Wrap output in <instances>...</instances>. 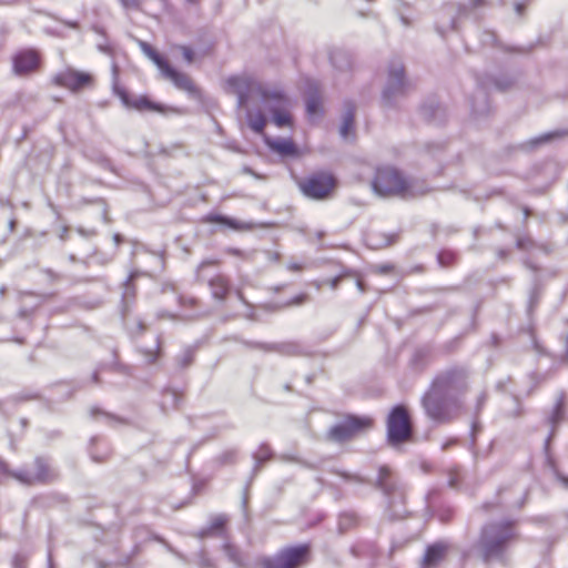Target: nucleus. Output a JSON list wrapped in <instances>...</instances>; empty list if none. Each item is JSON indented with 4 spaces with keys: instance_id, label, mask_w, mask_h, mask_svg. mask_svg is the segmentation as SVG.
Listing matches in <instances>:
<instances>
[{
    "instance_id": "18",
    "label": "nucleus",
    "mask_w": 568,
    "mask_h": 568,
    "mask_svg": "<svg viewBox=\"0 0 568 568\" xmlns=\"http://www.w3.org/2000/svg\"><path fill=\"white\" fill-rule=\"evenodd\" d=\"M244 344L250 348H258L264 352H275L285 356H300L306 354L304 346L294 341L271 344L261 342H245Z\"/></svg>"
},
{
    "instance_id": "41",
    "label": "nucleus",
    "mask_w": 568,
    "mask_h": 568,
    "mask_svg": "<svg viewBox=\"0 0 568 568\" xmlns=\"http://www.w3.org/2000/svg\"><path fill=\"white\" fill-rule=\"evenodd\" d=\"M195 562L200 568H216L215 561L209 557L205 545L196 555Z\"/></svg>"
},
{
    "instance_id": "61",
    "label": "nucleus",
    "mask_w": 568,
    "mask_h": 568,
    "mask_svg": "<svg viewBox=\"0 0 568 568\" xmlns=\"http://www.w3.org/2000/svg\"><path fill=\"white\" fill-rule=\"evenodd\" d=\"M52 281H58L61 278V276L55 273L53 270L51 268H47L43 271Z\"/></svg>"
},
{
    "instance_id": "50",
    "label": "nucleus",
    "mask_w": 568,
    "mask_h": 568,
    "mask_svg": "<svg viewBox=\"0 0 568 568\" xmlns=\"http://www.w3.org/2000/svg\"><path fill=\"white\" fill-rule=\"evenodd\" d=\"M91 416L93 418H99L100 416L103 417L108 423H111L113 420H116V418L114 416H112L111 414L109 413H105L103 410H101L100 408H92L91 409Z\"/></svg>"
},
{
    "instance_id": "35",
    "label": "nucleus",
    "mask_w": 568,
    "mask_h": 568,
    "mask_svg": "<svg viewBox=\"0 0 568 568\" xmlns=\"http://www.w3.org/2000/svg\"><path fill=\"white\" fill-rule=\"evenodd\" d=\"M139 550H140V546L134 545L131 555L120 557L119 559H116L114 561H104V560L97 559L95 568H110L112 566H126L130 564L132 557L139 552Z\"/></svg>"
},
{
    "instance_id": "13",
    "label": "nucleus",
    "mask_w": 568,
    "mask_h": 568,
    "mask_svg": "<svg viewBox=\"0 0 568 568\" xmlns=\"http://www.w3.org/2000/svg\"><path fill=\"white\" fill-rule=\"evenodd\" d=\"M217 264L216 261H204L197 267V280L201 282L207 281V285L211 288L212 296L215 300L223 301L226 298L231 284L230 280L226 275L222 273H217L209 278H206V268L211 266H215Z\"/></svg>"
},
{
    "instance_id": "19",
    "label": "nucleus",
    "mask_w": 568,
    "mask_h": 568,
    "mask_svg": "<svg viewBox=\"0 0 568 568\" xmlns=\"http://www.w3.org/2000/svg\"><path fill=\"white\" fill-rule=\"evenodd\" d=\"M112 88L114 94H116L120 98V101L125 106H162L161 104L152 103L145 97H140L138 99L132 100L129 91L119 81V67L115 63H113L112 65Z\"/></svg>"
},
{
    "instance_id": "40",
    "label": "nucleus",
    "mask_w": 568,
    "mask_h": 568,
    "mask_svg": "<svg viewBox=\"0 0 568 568\" xmlns=\"http://www.w3.org/2000/svg\"><path fill=\"white\" fill-rule=\"evenodd\" d=\"M435 516L443 524H448L455 516V509L449 505H442L435 510Z\"/></svg>"
},
{
    "instance_id": "11",
    "label": "nucleus",
    "mask_w": 568,
    "mask_h": 568,
    "mask_svg": "<svg viewBox=\"0 0 568 568\" xmlns=\"http://www.w3.org/2000/svg\"><path fill=\"white\" fill-rule=\"evenodd\" d=\"M373 419L369 417L347 416L342 422L331 427L328 436L336 442H345L362 432L371 428Z\"/></svg>"
},
{
    "instance_id": "14",
    "label": "nucleus",
    "mask_w": 568,
    "mask_h": 568,
    "mask_svg": "<svg viewBox=\"0 0 568 568\" xmlns=\"http://www.w3.org/2000/svg\"><path fill=\"white\" fill-rule=\"evenodd\" d=\"M53 82L70 91L77 92L94 84V77L91 73L67 68L53 77Z\"/></svg>"
},
{
    "instance_id": "60",
    "label": "nucleus",
    "mask_w": 568,
    "mask_h": 568,
    "mask_svg": "<svg viewBox=\"0 0 568 568\" xmlns=\"http://www.w3.org/2000/svg\"><path fill=\"white\" fill-rule=\"evenodd\" d=\"M458 442L457 438H449L447 440H445L442 445V449L443 450H447L449 447H452L453 445H456Z\"/></svg>"
},
{
    "instance_id": "51",
    "label": "nucleus",
    "mask_w": 568,
    "mask_h": 568,
    "mask_svg": "<svg viewBox=\"0 0 568 568\" xmlns=\"http://www.w3.org/2000/svg\"><path fill=\"white\" fill-rule=\"evenodd\" d=\"M179 303L183 307H194L197 305L199 301L193 296H180Z\"/></svg>"
},
{
    "instance_id": "8",
    "label": "nucleus",
    "mask_w": 568,
    "mask_h": 568,
    "mask_svg": "<svg viewBox=\"0 0 568 568\" xmlns=\"http://www.w3.org/2000/svg\"><path fill=\"white\" fill-rule=\"evenodd\" d=\"M483 0H469L468 3H447L437 13L436 30L443 37L457 30L458 20L468 17L470 11L481 6Z\"/></svg>"
},
{
    "instance_id": "52",
    "label": "nucleus",
    "mask_w": 568,
    "mask_h": 568,
    "mask_svg": "<svg viewBox=\"0 0 568 568\" xmlns=\"http://www.w3.org/2000/svg\"><path fill=\"white\" fill-rule=\"evenodd\" d=\"M27 556L22 554H17L12 559V567L13 568H24L27 565Z\"/></svg>"
},
{
    "instance_id": "53",
    "label": "nucleus",
    "mask_w": 568,
    "mask_h": 568,
    "mask_svg": "<svg viewBox=\"0 0 568 568\" xmlns=\"http://www.w3.org/2000/svg\"><path fill=\"white\" fill-rule=\"evenodd\" d=\"M481 42L484 45H494L496 43V34L493 31H484Z\"/></svg>"
},
{
    "instance_id": "44",
    "label": "nucleus",
    "mask_w": 568,
    "mask_h": 568,
    "mask_svg": "<svg viewBox=\"0 0 568 568\" xmlns=\"http://www.w3.org/2000/svg\"><path fill=\"white\" fill-rule=\"evenodd\" d=\"M275 111H278L274 115V122L278 128H283L291 122V115L287 112V109H274Z\"/></svg>"
},
{
    "instance_id": "49",
    "label": "nucleus",
    "mask_w": 568,
    "mask_h": 568,
    "mask_svg": "<svg viewBox=\"0 0 568 568\" xmlns=\"http://www.w3.org/2000/svg\"><path fill=\"white\" fill-rule=\"evenodd\" d=\"M280 459H281V460H285V462H295V463H298V464H301L302 466L307 467V468H311V469H316V468H318V465H316V464L308 463V462H305V460H302V459H298V458H296V457L288 456V455H282V456H280Z\"/></svg>"
},
{
    "instance_id": "63",
    "label": "nucleus",
    "mask_w": 568,
    "mask_h": 568,
    "mask_svg": "<svg viewBox=\"0 0 568 568\" xmlns=\"http://www.w3.org/2000/svg\"><path fill=\"white\" fill-rule=\"evenodd\" d=\"M530 241L528 239H518L517 246H518V248L526 250L527 248V244Z\"/></svg>"
},
{
    "instance_id": "64",
    "label": "nucleus",
    "mask_w": 568,
    "mask_h": 568,
    "mask_svg": "<svg viewBox=\"0 0 568 568\" xmlns=\"http://www.w3.org/2000/svg\"><path fill=\"white\" fill-rule=\"evenodd\" d=\"M320 104V101L315 98H310L307 101H306V105L305 106H308V108H312V106H318Z\"/></svg>"
},
{
    "instance_id": "30",
    "label": "nucleus",
    "mask_w": 568,
    "mask_h": 568,
    "mask_svg": "<svg viewBox=\"0 0 568 568\" xmlns=\"http://www.w3.org/2000/svg\"><path fill=\"white\" fill-rule=\"evenodd\" d=\"M355 113L354 109H347L342 119L339 134L344 140L354 139Z\"/></svg>"
},
{
    "instance_id": "5",
    "label": "nucleus",
    "mask_w": 568,
    "mask_h": 568,
    "mask_svg": "<svg viewBox=\"0 0 568 568\" xmlns=\"http://www.w3.org/2000/svg\"><path fill=\"white\" fill-rule=\"evenodd\" d=\"M373 189L381 195H396L403 199H414L429 192L426 181L405 178L400 171L394 168L378 169L373 181Z\"/></svg>"
},
{
    "instance_id": "62",
    "label": "nucleus",
    "mask_w": 568,
    "mask_h": 568,
    "mask_svg": "<svg viewBox=\"0 0 568 568\" xmlns=\"http://www.w3.org/2000/svg\"><path fill=\"white\" fill-rule=\"evenodd\" d=\"M156 540L163 542L165 545V547L169 549V551H171L172 554L176 555L178 557L180 558H183V556L176 551L171 545H169L166 541H164L163 539L156 537Z\"/></svg>"
},
{
    "instance_id": "23",
    "label": "nucleus",
    "mask_w": 568,
    "mask_h": 568,
    "mask_svg": "<svg viewBox=\"0 0 568 568\" xmlns=\"http://www.w3.org/2000/svg\"><path fill=\"white\" fill-rule=\"evenodd\" d=\"M222 550L224 551L227 560L236 568H245L248 565L246 554H244L240 547L231 542L230 537L222 542Z\"/></svg>"
},
{
    "instance_id": "48",
    "label": "nucleus",
    "mask_w": 568,
    "mask_h": 568,
    "mask_svg": "<svg viewBox=\"0 0 568 568\" xmlns=\"http://www.w3.org/2000/svg\"><path fill=\"white\" fill-rule=\"evenodd\" d=\"M462 480L460 470L458 467H454L448 471V485L452 488H457Z\"/></svg>"
},
{
    "instance_id": "10",
    "label": "nucleus",
    "mask_w": 568,
    "mask_h": 568,
    "mask_svg": "<svg viewBox=\"0 0 568 568\" xmlns=\"http://www.w3.org/2000/svg\"><path fill=\"white\" fill-rule=\"evenodd\" d=\"M335 185V178L325 172L311 174L298 183L303 194L314 200L327 199L333 192Z\"/></svg>"
},
{
    "instance_id": "16",
    "label": "nucleus",
    "mask_w": 568,
    "mask_h": 568,
    "mask_svg": "<svg viewBox=\"0 0 568 568\" xmlns=\"http://www.w3.org/2000/svg\"><path fill=\"white\" fill-rule=\"evenodd\" d=\"M453 545L448 540H437L428 545L420 561L422 568H437L444 562L452 550Z\"/></svg>"
},
{
    "instance_id": "4",
    "label": "nucleus",
    "mask_w": 568,
    "mask_h": 568,
    "mask_svg": "<svg viewBox=\"0 0 568 568\" xmlns=\"http://www.w3.org/2000/svg\"><path fill=\"white\" fill-rule=\"evenodd\" d=\"M517 521L505 519L490 521L480 529L474 549L485 564L494 560L505 564L509 547L517 540Z\"/></svg>"
},
{
    "instance_id": "1",
    "label": "nucleus",
    "mask_w": 568,
    "mask_h": 568,
    "mask_svg": "<svg viewBox=\"0 0 568 568\" xmlns=\"http://www.w3.org/2000/svg\"><path fill=\"white\" fill-rule=\"evenodd\" d=\"M469 390V371L450 366L438 372L420 398L425 415L436 424L447 425L465 412V396Z\"/></svg>"
},
{
    "instance_id": "36",
    "label": "nucleus",
    "mask_w": 568,
    "mask_h": 568,
    "mask_svg": "<svg viewBox=\"0 0 568 568\" xmlns=\"http://www.w3.org/2000/svg\"><path fill=\"white\" fill-rule=\"evenodd\" d=\"M141 49L148 55L160 69L162 72L165 67L169 64V62L146 42H141Z\"/></svg>"
},
{
    "instance_id": "2",
    "label": "nucleus",
    "mask_w": 568,
    "mask_h": 568,
    "mask_svg": "<svg viewBox=\"0 0 568 568\" xmlns=\"http://www.w3.org/2000/svg\"><path fill=\"white\" fill-rule=\"evenodd\" d=\"M342 478L358 484H371L382 493L385 501V515L390 520L402 519L407 514V487L396 470L388 465H379L376 476L368 480L359 474L336 471Z\"/></svg>"
},
{
    "instance_id": "38",
    "label": "nucleus",
    "mask_w": 568,
    "mask_h": 568,
    "mask_svg": "<svg viewBox=\"0 0 568 568\" xmlns=\"http://www.w3.org/2000/svg\"><path fill=\"white\" fill-rule=\"evenodd\" d=\"M458 261V253L449 248H443L437 254V262L442 267H450Z\"/></svg>"
},
{
    "instance_id": "27",
    "label": "nucleus",
    "mask_w": 568,
    "mask_h": 568,
    "mask_svg": "<svg viewBox=\"0 0 568 568\" xmlns=\"http://www.w3.org/2000/svg\"><path fill=\"white\" fill-rule=\"evenodd\" d=\"M123 323L131 336H140L146 331L144 321L138 316H131L130 310H122Z\"/></svg>"
},
{
    "instance_id": "24",
    "label": "nucleus",
    "mask_w": 568,
    "mask_h": 568,
    "mask_svg": "<svg viewBox=\"0 0 568 568\" xmlns=\"http://www.w3.org/2000/svg\"><path fill=\"white\" fill-rule=\"evenodd\" d=\"M89 453L92 460L103 463L110 457L111 448L104 438L95 436L90 442Z\"/></svg>"
},
{
    "instance_id": "43",
    "label": "nucleus",
    "mask_w": 568,
    "mask_h": 568,
    "mask_svg": "<svg viewBox=\"0 0 568 568\" xmlns=\"http://www.w3.org/2000/svg\"><path fill=\"white\" fill-rule=\"evenodd\" d=\"M541 295V287L538 283L534 284V287L530 292L529 302H528V312L531 313L538 305Z\"/></svg>"
},
{
    "instance_id": "9",
    "label": "nucleus",
    "mask_w": 568,
    "mask_h": 568,
    "mask_svg": "<svg viewBox=\"0 0 568 568\" xmlns=\"http://www.w3.org/2000/svg\"><path fill=\"white\" fill-rule=\"evenodd\" d=\"M14 479L28 486L47 485L58 478V471L51 466L50 459L38 456L34 459V470L21 468L12 473Z\"/></svg>"
},
{
    "instance_id": "17",
    "label": "nucleus",
    "mask_w": 568,
    "mask_h": 568,
    "mask_svg": "<svg viewBox=\"0 0 568 568\" xmlns=\"http://www.w3.org/2000/svg\"><path fill=\"white\" fill-rule=\"evenodd\" d=\"M565 416H566V394L564 392H561L559 394L552 409L546 417L547 424L550 425V427H551L550 433H549L548 437L546 438L545 446H544L545 454L548 458L550 456V442L555 437L558 426L564 422Z\"/></svg>"
},
{
    "instance_id": "45",
    "label": "nucleus",
    "mask_w": 568,
    "mask_h": 568,
    "mask_svg": "<svg viewBox=\"0 0 568 568\" xmlns=\"http://www.w3.org/2000/svg\"><path fill=\"white\" fill-rule=\"evenodd\" d=\"M558 132L547 133L539 138L532 139L529 142L521 145L523 149H534L535 146L551 140Z\"/></svg>"
},
{
    "instance_id": "29",
    "label": "nucleus",
    "mask_w": 568,
    "mask_h": 568,
    "mask_svg": "<svg viewBox=\"0 0 568 568\" xmlns=\"http://www.w3.org/2000/svg\"><path fill=\"white\" fill-rule=\"evenodd\" d=\"M183 396L175 389H164L161 395V407L163 410L176 409L180 407Z\"/></svg>"
},
{
    "instance_id": "34",
    "label": "nucleus",
    "mask_w": 568,
    "mask_h": 568,
    "mask_svg": "<svg viewBox=\"0 0 568 568\" xmlns=\"http://www.w3.org/2000/svg\"><path fill=\"white\" fill-rule=\"evenodd\" d=\"M161 336H156L155 343L153 347L150 348H140L141 354L144 356L145 363L151 365L154 364L158 358L161 356Z\"/></svg>"
},
{
    "instance_id": "32",
    "label": "nucleus",
    "mask_w": 568,
    "mask_h": 568,
    "mask_svg": "<svg viewBox=\"0 0 568 568\" xmlns=\"http://www.w3.org/2000/svg\"><path fill=\"white\" fill-rule=\"evenodd\" d=\"M196 354L195 346H186L184 347L180 354H178L174 358L176 366L181 369L187 368L192 365L194 357Z\"/></svg>"
},
{
    "instance_id": "59",
    "label": "nucleus",
    "mask_w": 568,
    "mask_h": 568,
    "mask_svg": "<svg viewBox=\"0 0 568 568\" xmlns=\"http://www.w3.org/2000/svg\"><path fill=\"white\" fill-rule=\"evenodd\" d=\"M354 277H356V286H357L358 291L361 293H365L367 291V288H366L365 283L363 282V280L358 276L357 273Z\"/></svg>"
},
{
    "instance_id": "37",
    "label": "nucleus",
    "mask_w": 568,
    "mask_h": 568,
    "mask_svg": "<svg viewBox=\"0 0 568 568\" xmlns=\"http://www.w3.org/2000/svg\"><path fill=\"white\" fill-rule=\"evenodd\" d=\"M491 83L499 91H507L514 87L516 79L508 73H499L491 78Z\"/></svg>"
},
{
    "instance_id": "57",
    "label": "nucleus",
    "mask_w": 568,
    "mask_h": 568,
    "mask_svg": "<svg viewBox=\"0 0 568 568\" xmlns=\"http://www.w3.org/2000/svg\"><path fill=\"white\" fill-rule=\"evenodd\" d=\"M487 400V395L486 393H481L478 397H477V402H476V407H475V414L478 415L481 410V408L484 407L485 403Z\"/></svg>"
},
{
    "instance_id": "12",
    "label": "nucleus",
    "mask_w": 568,
    "mask_h": 568,
    "mask_svg": "<svg viewBox=\"0 0 568 568\" xmlns=\"http://www.w3.org/2000/svg\"><path fill=\"white\" fill-rule=\"evenodd\" d=\"M408 81L405 67L400 60H392L387 69V79L383 89V98L386 101L405 93Z\"/></svg>"
},
{
    "instance_id": "21",
    "label": "nucleus",
    "mask_w": 568,
    "mask_h": 568,
    "mask_svg": "<svg viewBox=\"0 0 568 568\" xmlns=\"http://www.w3.org/2000/svg\"><path fill=\"white\" fill-rule=\"evenodd\" d=\"M165 79L172 81L179 89L184 90L191 94H197L199 90L193 83L192 79L184 72H180L172 68L170 63L162 71Z\"/></svg>"
},
{
    "instance_id": "7",
    "label": "nucleus",
    "mask_w": 568,
    "mask_h": 568,
    "mask_svg": "<svg viewBox=\"0 0 568 568\" xmlns=\"http://www.w3.org/2000/svg\"><path fill=\"white\" fill-rule=\"evenodd\" d=\"M311 548L306 544L282 548L262 559V568H298L310 561Z\"/></svg>"
},
{
    "instance_id": "25",
    "label": "nucleus",
    "mask_w": 568,
    "mask_h": 568,
    "mask_svg": "<svg viewBox=\"0 0 568 568\" xmlns=\"http://www.w3.org/2000/svg\"><path fill=\"white\" fill-rule=\"evenodd\" d=\"M270 149L282 156H292L295 158L298 155V150L295 143L290 139H274L266 140Z\"/></svg>"
},
{
    "instance_id": "22",
    "label": "nucleus",
    "mask_w": 568,
    "mask_h": 568,
    "mask_svg": "<svg viewBox=\"0 0 568 568\" xmlns=\"http://www.w3.org/2000/svg\"><path fill=\"white\" fill-rule=\"evenodd\" d=\"M244 114L239 115L245 119L247 126L255 133H263L266 125V114L263 109H243Z\"/></svg>"
},
{
    "instance_id": "56",
    "label": "nucleus",
    "mask_w": 568,
    "mask_h": 568,
    "mask_svg": "<svg viewBox=\"0 0 568 568\" xmlns=\"http://www.w3.org/2000/svg\"><path fill=\"white\" fill-rule=\"evenodd\" d=\"M181 52L183 54V58L189 62L192 63L194 60V52L190 47L181 45L180 47Z\"/></svg>"
},
{
    "instance_id": "54",
    "label": "nucleus",
    "mask_w": 568,
    "mask_h": 568,
    "mask_svg": "<svg viewBox=\"0 0 568 568\" xmlns=\"http://www.w3.org/2000/svg\"><path fill=\"white\" fill-rule=\"evenodd\" d=\"M12 473L9 470L8 465L0 459V483H3L9 477H13Z\"/></svg>"
},
{
    "instance_id": "26",
    "label": "nucleus",
    "mask_w": 568,
    "mask_h": 568,
    "mask_svg": "<svg viewBox=\"0 0 568 568\" xmlns=\"http://www.w3.org/2000/svg\"><path fill=\"white\" fill-rule=\"evenodd\" d=\"M329 60L332 65L339 71L351 70L353 64L352 54L341 48H334L329 50Z\"/></svg>"
},
{
    "instance_id": "15",
    "label": "nucleus",
    "mask_w": 568,
    "mask_h": 568,
    "mask_svg": "<svg viewBox=\"0 0 568 568\" xmlns=\"http://www.w3.org/2000/svg\"><path fill=\"white\" fill-rule=\"evenodd\" d=\"M229 516L225 514L213 515L209 518L207 525L193 534L203 545L209 539H219L224 542L229 537Z\"/></svg>"
},
{
    "instance_id": "47",
    "label": "nucleus",
    "mask_w": 568,
    "mask_h": 568,
    "mask_svg": "<svg viewBox=\"0 0 568 568\" xmlns=\"http://www.w3.org/2000/svg\"><path fill=\"white\" fill-rule=\"evenodd\" d=\"M236 460V450L235 449H230V450H226L224 453H222L219 457H217V462L221 464V465H230V464H234Z\"/></svg>"
},
{
    "instance_id": "42",
    "label": "nucleus",
    "mask_w": 568,
    "mask_h": 568,
    "mask_svg": "<svg viewBox=\"0 0 568 568\" xmlns=\"http://www.w3.org/2000/svg\"><path fill=\"white\" fill-rule=\"evenodd\" d=\"M39 398V394L32 390H22L9 398L10 402L14 404H20L28 400H33Z\"/></svg>"
},
{
    "instance_id": "33",
    "label": "nucleus",
    "mask_w": 568,
    "mask_h": 568,
    "mask_svg": "<svg viewBox=\"0 0 568 568\" xmlns=\"http://www.w3.org/2000/svg\"><path fill=\"white\" fill-rule=\"evenodd\" d=\"M134 278V274H131L124 283V288L122 293V310H130L131 304L135 298V287L132 284Z\"/></svg>"
},
{
    "instance_id": "39",
    "label": "nucleus",
    "mask_w": 568,
    "mask_h": 568,
    "mask_svg": "<svg viewBox=\"0 0 568 568\" xmlns=\"http://www.w3.org/2000/svg\"><path fill=\"white\" fill-rule=\"evenodd\" d=\"M358 523V517L353 511H346L339 515L338 518V529L341 532L347 531L348 529L355 527Z\"/></svg>"
},
{
    "instance_id": "28",
    "label": "nucleus",
    "mask_w": 568,
    "mask_h": 568,
    "mask_svg": "<svg viewBox=\"0 0 568 568\" xmlns=\"http://www.w3.org/2000/svg\"><path fill=\"white\" fill-rule=\"evenodd\" d=\"M398 239V234L371 233L367 236V245L374 250H379L394 244Z\"/></svg>"
},
{
    "instance_id": "6",
    "label": "nucleus",
    "mask_w": 568,
    "mask_h": 568,
    "mask_svg": "<svg viewBox=\"0 0 568 568\" xmlns=\"http://www.w3.org/2000/svg\"><path fill=\"white\" fill-rule=\"evenodd\" d=\"M386 429L387 442L393 447L412 439L413 425L406 407L397 405L389 412L386 420Z\"/></svg>"
},
{
    "instance_id": "31",
    "label": "nucleus",
    "mask_w": 568,
    "mask_h": 568,
    "mask_svg": "<svg viewBox=\"0 0 568 568\" xmlns=\"http://www.w3.org/2000/svg\"><path fill=\"white\" fill-rule=\"evenodd\" d=\"M273 457V450L268 444L263 443L260 445L256 452L253 454V458L255 460V465L253 467V473L256 474L260 471L263 463L270 460Z\"/></svg>"
},
{
    "instance_id": "58",
    "label": "nucleus",
    "mask_w": 568,
    "mask_h": 568,
    "mask_svg": "<svg viewBox=\"0 0 568 568\" xmlns=\"http://www.w3.org/2000/svg\"><path fill=\"white\" fill-rule=\"evenodd\" d=\"M305 300H306V295L305 294H300L296 297H294L292 301L287 302L285 304V306L300 305V304L304 303Z\"/></svg>"
},
{
    "instance_id": "55",
    "label": "nucleus",
    "mask_w": 568,
    "mask_h": 568,
    "mask_svg": "<svg viewBox=\"0 0 568 568\" xmlns=\"http://www.w3.org/2000/svg\"><path fill=\"white\" fill-rule=\"evenodd\" d=\"M120 2L125 9L138 10L144 0H120Z\"/></svg>"
},
{
    "instance_id": "46",
    "label": "nucleus",
    "mask_w": 568,
    "mask_h": 568,
    "mask_svg": "<svg viewBox=\"0 0 568 568\" xmlns=\"http://www.w3.org/2000/svg\"><path fill=\"white\" fill-rule=\"evenodd\" d=\"M355 275H356V271L345 268L337 276H335L328 281L329 286L332 287V290H336L343 278L355 276Z\"/></svg>"
},
{
    "instance_id": "20",
    "label": "nucleus",
    "mask_w": 568,
    "mask_h": 568,
    "mask_svg": "<svg viewBox=\"0 0 568 568\" xmlns=\"http://www.w3.org/2000/svg\"><path fill=\"white\" fill-rule=\"evenodd\" d=\"M13 71L18 75H26L38 70L40 57L36 50L26 49L19 51L12 59Z\"/></svg>"
},
{
    "instance_id": "3",
    "label": "nucleus",
    "mask_w": 568,
    "mask_h": 568,
    "mask_svg": "<svg viewBox=\"0 0 568 568\" xmlns=\"http://www.w3.org/2000/svg\"><path fill=\"white\" fill-rule=\"evenodd\" d=\"M224 89L237 97L239 106H283L288 103L283 89L263 84L246 74L227 78Z\"/></svg>"
}]
</instances>
